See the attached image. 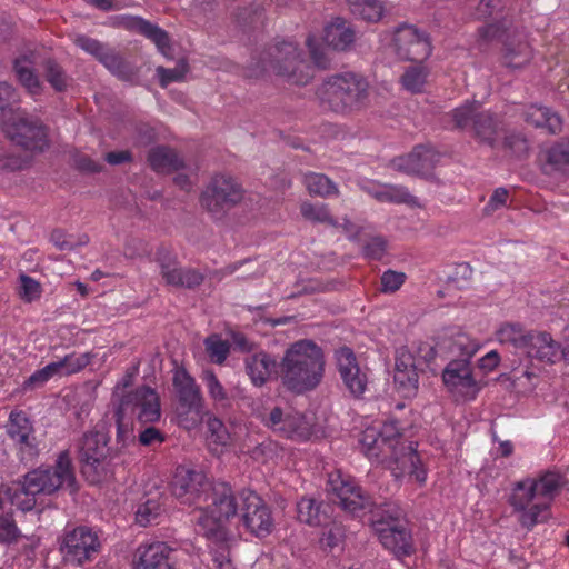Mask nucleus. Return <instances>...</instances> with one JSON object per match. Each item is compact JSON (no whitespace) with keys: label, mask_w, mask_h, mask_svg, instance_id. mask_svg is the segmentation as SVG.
I'll return each mask as SVG.
<instances>
[{"label":"nucleus","mask_w":569,"mask_h":569,"mask_svg":"<svg viewBox=\"0 0 569 569\" xmlns=\"http://www.w3.org/2000/svg\"><path fill=\"white\" fill-rule=\"evenodd\" d=\"M211 500L208 511L200 510L197 518L198 532L209 541L210 552L218 567L229 563L233 537L223 521L237 515L238 505L231 487L226 482L213 485L207 496Z\"/></svg>","instance_id":"obj_1"},{"label":"nucleus","mask_w":569,"mask_h":569,"mask_svg":"<svg viewBox=\"0 0 569 569\" xmlns=\"http://www.w3.org/2000/svg\"><path fill=\"white\" fill-rule=\"evenodd\" d=\"M326 358L313 340L301 339L291 343L280 360V379L290 392L302 395L315 390L325 376Z\"/></svg>","instance_id":"obj_2"},{"label":"nucleus","mask_w":569,"mask_h":569,"mask_svg":"<svg viewBox=\"0 0 569 569\" xmlns=\"http://www.w3.org/2000/svg\"><path fill=\"white\" fill-rule=\"evenodd\" d=\"M370 83L361 73L346 71L330 76L319 89L321 103L331 111L350 114L368 107Z\"/></svg>","instance_id":"obj_3"},{"label":"nucleus","mask_w":569,"mask_h":569,"mask_svg":"<svg viewBox=\"0 0 569 569\" xmlns=\"http://www.w3.org/2000/svg\"><path fill=\"white\" fill-rule=\"evenodd\" d=\"M497 339L501 345L513 347L527 358L546 363L560 360L569 363V337L559 345L546 331H525L519 326L507 323L498 330Z\"/></svg>","instance_id":"obj_4"},{"label":"nucleus","mask_w":569,"mask_h":569,"mask_svg":"<svg viewBox=\"0 0 569 569\" xmlns=\"http://www.w3.org/2000/svg\"><path fill=\"white\" fill-rule=\"evenodd\" d=\"M109 437L102 431L86 432L78 442V459L81 473L91 485L113 477L112 459L120 449L108 446Z\"/></svg>","instance_id":"obj_5"},{"label":"nucleus","mask_w":569,"mask_h":569,"mask_svg":"<svg viewBox=\"0 0 569 569\" xmlns=\"http://www.w3.org/2000/svg\"><path fill=\"white\" fill-rule=\"evenodd\" d=\"M259 62L263 71L273 72L291 84L305 86L313 77L311 67L292 42L282 41L268 47Z\"/></svg>","instance_id":"obj_6"},{"label":"nucleus","mask_w":569,"mask_h":569,"mask_svg":"<svg viewBox=\"0 0 569 569\" xmlns=\"http://www.w3.org/2000/svg\"><path fill=\"white\" fill-rule=\"evenodd\" d=\"M76 482L72 461L68 450L59 453L54 466L39 467L26 473L21 490L26 496L46 495L57 492L63 483L72 487Z\"/></svg>","instance_id":"obj_7"},{"label":"nucleus","mask_w":569,"mask_h":569,"mask_svg":"<svg viewBox=\"0 0 569 569\" xmlns=\"http://www.w3.org/2000/svg\"><path fill=\"white\" fill-rule=\"evenodd\" d=\"M6 137L17 147L31 154H40L50 148V129L30 114H18L3 122Z\"/></svg>","instance_id":"obj_8"},{"label":"nucleus","mask_w":569,"mask_h":569,"mask_svg":"<svg viewBox=\"0 0 569 569\" xmlns=\"http://www.w3.org/2000/svg\"><path fill=\"white\" fill-rule=\"evenodd\" d=\"M244 198V189L231 176L214 174L202 190L199 202L212 218L221 219Z\"/></svg>","instance_id":"obj_9"},{"label":"nucleus","mask_w":569,"mask_h":569,"mask_svg":"<svg viewBox=\"0 0 569 569\" xmlns=\"http://www.w3.org/2000/svg\"><path fill=\"white\" fill-rule=\"evenodd\" d=\"M452 119L458 129L471 127L475 138L489 147H493L500 126L498 120L489 111L481 110L478 102L466 103L452 111Z\"/></svg>","instance_id":"obj_10"},{"label":"nucleus","mask_w":569,"mask_h":569,"mask_svg":"<svg viewBox=\"0 0 569 569\" xmlns=\"http://www.w3.org/2000/svg\"><path fill=\"white\" fill-rule=\"evenodd\" d=\"M74 44L93 56L106 69L122 81H133L139 69L116 49L84 34H77Z\"/></svg>","instance_id":"obj_11"},{"label":"nucleus","mask_w":569,"mask_h":569,"mask_svg":"<svg viewBox=\"0 0 569 569\" xmlns=\"http://www.w3.org/2000/svg\"><path fill=\"white\" fill-rule=\"evenodd\" d=\"M98 535L88 527H77L67 532L60 543V552L66 563L82 566L100 551Z\"/></svg>","instance_id":"obj_12"},{"label":"nucleus","mask_w":569,"mask_h":569,"mask_svg":"<svg viewBox=\"0 0 569 569\" xmlns=\"http://www.w3.org/2000/svg\"><path fill=\"white\" fill-rule=\"evenodd\" d=\"M118 406L141 426L154 423L161 418L160 399L154 389L138 387L122 396Z\"/></svg>","instance_id":"obj_13"},{"label":"nucleus","mask_w":569,"mask_h":569,"mask_svg":"<svg viewBox=\"0 0 569 569\" xmlns=\"http://www.w3.org/2000/svg\"><path fill=\"white\" fill-rule=\"evenodd\" d=\"M263 425L279 436L288 439L306 440L312 433V423L306 416L273 407L262 417Z\"/></svg>","instance_id":"obj_14"},{"label":"nucleus","mask_w":569,"mask_h":569,"mask_svg":"<svg viewBox=\"0 0 569 569\" xmlns=\"http://www.w3.org/2000/svg\"><path fill=\"white\" fill-rule=\"evenodd\" d=\"M212 486L207 476L199 470L179 466L176 469L171 489L173 496L183 503L198 505L207 500L208 492Z\"/></svg>","instance_id":"obj_15"},{"label":"nucleus","mask_w":569,"mask_h":569,"mask_svg":"<svg viewBox=\"0 0 569 569\" xmlns=\"http://www.w3.org/2000/svg\"><path fill=\"white\" fill-rule=\"evenodd\" d=\"M442 381L450 393L463 400L475 399L481 389L473 378L472 368L467 358L451 360L443 369Z\"/></svg>","instance_id":"obj_16"},{"label":"nucleus","mask_w":569,"mask_h":569,"mask_svg":"<svg viewBox=\"0 0 569 569\" xmlns=\"http://www.w3.org/2000/svg\"><path fill=\"white\" fill-rule=\"evenodd\" d=\"M398 57L403 60L422 62L431 53V42L428 33L415 26L403 24L397 28L393 36Z\"/></svg>","instance_id":"obj_17"},{"label":"nucleus","mask_w":569,"mask_h":569,"mask_svg":"<svg viewBox=\"0 0 569 569\" xmlns=\"http://www.w3.org/2000/svg\"><path fill=\"white\" fill-rule=\"evenodd\" d=\"M420 371L422 369L419 367L413 352L407 347H400L396 350L393 385L403 398H412L418 393Z\"/></svg>","instance_id":"obj_18"},{"label":"nucleus","mask_w":569,"mask_h":569,"mask_svg":"<svg viewBox=\"0 0 569 569\" xmlns=\"http://www.w3.org/2000/svg\"><path fill=\"white\" fill-rule=\"evenodd\" d=\"M329 490L335 495V503L343 510L358 515L372 506L371 498L350 479L342 478L340 473H331L328 480Z\"/></svg>","instance_id":"obj_19"},{"label":"nucleus","mask_w":569,"mask_h":569,"mask_svg":"<svg viewBox=\"0 0 569 569\" xmlns=\"http://www.w3.org/2000/svg\"><path fill=\"white\" fill-rule=\"evenodd\" d=\"M439 160L440 153L432 147L420 144L415 147L410 153L395 158L392 166L397 171L431 179Z\"/></svg>","instance_id":"obj_20"},{"label":"nucleus","mask_w":569,"mask_h":569,"mask_svg":"<svg viewBox=\"0 0 569 569\" xmlns=\"http://www.w3.org/2000/svg\"><path fill=\"white\" fill-rule=\"evenodd\" d=\"M336 359L345 387L353 397H360L367 389L368 376L359 367L355 352L348 347L340 348L336 352Z\"/></svg>","instance_id":"obj_21"},{"label":"nucleus","mask_w":569,"mask_h":569,"mask_svg":"<svg viewBox=\"0 0 569 569\" xmlns=\"http://www.w3.org/2000/svg\"><path fill=\"white\" fill-rule=\"evenodd\" d=\"M243 522L257 537H266L271 532L273 520L269 508L254 492L242 493Z\"/></svg>","instance_id":"obj_22"},{"label":"nucleus","mask_w":569,"mask_h":569,"mask_svg":"<svg viewBox=\"0 0 569 569\" xmlns=\"http://www.w3.org/2000/svg\"><path fill=\"white\" fill-rule=\"evenodd\" d=\"M160 273L168 286L194 289L204 281V276L191 268H183L168 253H159Z\"/></svg>","instance_id":"obj_23"},{"label":"nucleus","mask_w":569,"mask_h":569,"mask_svg":"<svg viewBox=\"0 0 569 569\" xmlns=\"http://www.w3.org/2000/svg\"><path fill=\"white\" fill-rule=\"evenodd\" d=\"M172 382L180 406L186 408L188 412L200 416L202 397L194 379L184 369H177Z\"/></svg>","instance_id":"obj_24"},{"label":"nucleus","mask_w":569,"mask_h":569,"mask_svg":"<svg viewBox=\"0 0 569 569\" xmlns=\"http://www.w3.org/2000/svg\"><path fill=\"white\" fill-rule=\"evenodd\" d=\"M376 532L382 546L399 559L415 551L411 533L401 525L377 527Z\"/></svg>","instance_id":"obj_25"},{"label":"nucleus","mask_w":569,"mask_h":569,"mask_svg":"<svg viewBox=\"0 0 569 569\" xmlns=\"http://www.w3.org/2000/svg\"><path fill=\"white\" fill-rule=\"evenodd\" d=\"M246 373L254 387H263L277 373V361L268 352L259 350L244 358Z\"/></svg>","instance_id":"obj_26"},{"label":"nucleus","mask_w":569,"mask_h":569,"mask_svg":"<svg viewBox=\"0 0 569 569\" xmlns=\"http://www.w3.org/2000/svg\"><path fill=\"white\" fill-rule=\"evenodd\" d=\"M541 170L550 177H569V138L556 141L545 151Z\"/></svg>","instance_id":"obj_27"},{"label":"nucleus","mask_w":569,"mask_h":569,"mask_svg":"<svg viewBox=\"0 0 569 569\" xmlns=\"http://www.w3.org/2000/svg\"><path fill=\"white\" fill-rule=\"evenodd\" d=\"M172 549L164 542H156L138 548L134 569H172Z\"/></svg>","instance_id":"obj_28"},{"label":"nucleus","mask_w":569,"mask_h":569,"mask_svg":"<svg viewBox=\"0 0 569 569\" xmlns=\"http://www.w3.org/2000/svg\"><path fill=\"white\" fill-rule=\"evenodd\" d=\"M437 347L441 353L457 355L469 359L477 351V343L458 329H447L438 336Z\"/></svg>","instance_id":"obj_29"},{"label":"nucleus","mask_w":569,"mask_h":569,"mask_svg":"<svg viewBox=\"0 0 569 569\" xmlns=\"http://www.w3.org/2000/svg\"><path fill=\"white\" fill-rule=\"evenodd\" d=\"M356 40V31L352 26L342 18L333 19L326 28L323 41L337 51H346Z\"/></svg>","instance_id":"obj_30"},{"label":"nucleus","mask_w":569,"mask_h":569,"mask_svg":"<svg viewBox=\"0 0 569 569\" xmlns=\"http://www.w3.org/2000/svg\"><path fill=\"white\" fill-rule=\"evenodd\" d=\"M382 462L387 463L395 477L399 478L405 475H411L415 471L416 465L420 463V459L412 442L409 445L403 442L395 448V452H388L387 460Z\"/></svg>","instance_id":"obj_31"},{"label":"nucleus","mask_w":569,"mask_h":569,"mask_svg":"<svg viewBox=\"0 0 569 569\" xmlns=\"http://www.w3.org/2000/svg\"><path fill=\"white\" fill-rule=\"evenodd\" d=\"M147 161L158 173H170L184 167L179 153L167 146H157L149 150Z\"/></svg>","instance_id":"obj_32"},{"label":"nucleus","mask_w":569,"mask_h":569,"mask_svg":"<svg viewBox=\"0 0 569 569\" xmlns=\"http://www.w3.org/2000/svg\"><path fill=\"white\" fill-rule=\"evenodd\" d=\"M127 27L151 40L163 56L170 57V39L163 29L139 17L129 19Z\"/></svg>","instance_id":"obj_33"},{"label":"nucleus","mask_w":569,"mask_h":569,"mask_svg":"<svg viewBox=\"0 0 569 569\" xmlns=\"http://www.w3.org/2000/svg\"><path fill=\"white\" fill-rule=\"evenodd\" d=\"M523 119L527 123L536 128H546L550 133H558L562 128V121L559 114L537 103L526 108Z\"/></svg>","instance_id":"obj_34"},{"label":"nucleus","mask_w":569,"mask_h":569,"mask_svg":"<svg viewBox=\"0 0 569 569\" xmlns=\"http://www.w3.org/2000/svg\"><path fill=\"white\" fill-rule=\"evenodd\" d=\"M371 513V522L377 531V527H388L399 525L398 522L403 518V510L393 502H386L380 506H372L368 508Z\"/></svg>","instance_id":"obj_35"},{"label":"nucleus","mask_w":569,"mask_h":569,"mask_svg":"<svg viewBox=\"0 0 569 569\" xmlns=\"http://www.w3.org/2000/svg\"><path fill=\"white\" fill-rule=\"evenodd\" d=\"M40 67L46 81L54 91L64 92L68 89L70 77L56 59L47 58L42 60Z\"/></svg>","instance_id":"obj_36"},{"label":"nucleus","mask_w":569,"mask_h":569,"mask_svg":"<svg viewBox=\"0 0 569 569\" xmlns=\"http://www.w3.org/2000/svg\"><path fill=\"white\" fill-rule=\"evenodd\" d=\"M7 432L13 440L26 447H32L30 435L32 432V425L23 412H11Z\"/></svg>","instance_id":"obj_37"},{"label":"nucleus","mask_w":569,"mask_h":569,"mask_svg":"<svg viewBox=\"0 0 569 569\" xmlns=\"http://www.w3.org/2000/svg\"><path fill=\"white\" fill-rule=\"evenodd\" d=\"M302 218L311 223H320L338 228L337 219L331 214L329 207L325 203H311L305 201L300 204Z\"/></svg>","instance_id":"obj_38"},{"label":"nucleus","mask_w":569,"mask_h":569,"mask_svg":"<svg viewBox=\"0 0 569 569\" xmlns=\"http://www.w3.org/2000/svg\"><path fill=\"white\" fill-rule=\"evenodd\" d=\"M360 442L367 457L386 461L388 458L387 442L375 428H368L362 432Z\"/></svg>","instance_id":"obj_39"},{"label":"nucleus","mask_w":569,"mask_h":569,"mask_svg":"<svg viewBox=\"0 0 569 569\" xmlns=\"http://www.w3.org/2000/svg\"><path fill=\"white\" fill-rule=\"evenodd\" d=\"M373 198L380 202L406 203L410 207H420L416 197L401 186L387 184L383 190L372 193Z\"/></svg>","instance_id":"obj_40"},{"label":"nucleus","mask_w":569,"mask_h":569,"mask_svg":"<svg viewBox=\"0 0 569 569\" xmlns=\"http://www.w3.org/2000/svg\"><path fill=\"white\" fill-rule=\"evenodd\" d=\"M303 182L311 196L327 198L332 194L336 196L339 193L337 186L327 176L322 173H306Z\"/></svg>","instance_id":"obj_41"},{"label":"nucleus","mask_w":569,"mask_h":569,"mask_svg":"<svg viewBox=\"0 0 569 569\" xmlns=\"http://www.w3.org/2000/svg\"><path fill=\"white\" fill-rule=\"evenodd\" d=\"M13 70L19 82L28 90L29 93L34 96L42 92L43 86L34 71L27 66L26 57L16 59Z\"/></svg>","instance_id":"obj_42"},{"label":"nucleus","mask_w":569,"mask_h":569,"mask_svg":"<svg viewBox=\"0 0 569 569\" xmlns=\"http://www.w3.org/2000/svg\"><path fill=\"white\" fill-rule=\"evenodd\" d=\"M532 57L531 48L527 42L520 41L517 44H507L502 57L506 67L519 69L526 66Z\"/></svg>","instance_id":"obj_43"},{"label":"nucleus","mask_w":569,"mask_h":569,"mask_svg":"<svg viewBox=\"0 0 569 569\" xmlns=\"http://www.w3.org/2000/svg\"><path fill=\"white\" fill-rule=\"evenodd\" d=\"M537 491V483L531 480L520 481L516 485L510 497V503L516 510L523 511L533 500Z\"/></svg>","instance_id":"obj_44"},{"label":"nucleus","mask_w":569,"mask_h":569,"mask_svg":"<svg viewBox=\"0 0 569 569\" xmlns=\"http://www.w3.org/2000/svg\"><path fill=\"white\" fill-rule=\"evenodd\" d=\"M33 154L26 151L0 150V169L2 170H23L31 166Z\"/></svg>","instance_id":"obj_45"},{"label":"nucleus","mask_w":569,"mask_h":569,"mask_svg":"<svg viewBox=\"0 0 569 569\" xmlns=\"http://www.w3.org/2000/svg\"><path fill=\"white\" fill-rule=\"evenodd\" d=\"M298 519L310 526H320L325 516L320 511V503L311 498H302L297 503Z\"/></svg>","instance_id":"obj_46"},{"label":"nucleus","mask_w":569,"mask_h":569,"mask_svg":"<svg viewBox=\"0 0 569 569\" xmlns=\"http://www.w3.org/2000/svg\"><path fill=\"white\" fill-rule=\"evenodd\" d=\"M189 63L187 58L178 60L177 66L172 69L162 66L157 67L156 73L159 78V83L162 88H167L171 82H179L184 80L186 74L189 72Z\"/></svg>","instance_id":"obj_47"},{"label":"nucleus","mask_w":569,"mask_h":569,"mask_svg":"<svg viewBox=\"0 0 569 569\" xmlns=\"http://www.w3.org/2000/svg\"><path fill=\"white\" fill-rule=\"evenodd\" d=\"M114 419L117 425V443L124 448L128 442L134 440L133 435V419L126 412L122 411L119 406L114 410Z\"/></svg>","instance_id":"obj_48"},{"label":"nucleus","mask_w":569,"mask_h":569,"mask_svg":"<svg viewBox=\"0 0 569 569\" xmlns=\"http://www.w3.org/2000/svg\"><path fill=\"white\" fill-rule=\"evenodd\" d=\"M207 415V421H206V425H207V438H208V441H209V445H216V446H226L229 443V440H230V435H229V431L227 429V427L224 426V423L222 422V420H220L219 418L210 415V413H206Z\"/></svg>","instance_id":"obj_49"},{"label":"nucleus","mask_w":569,"mask_h":569,"mask_svg":"<svg viewBox=\"0 0 569 569\" xmlns=\"http://www.w3.org/2000/svg\"><path fill=\"white\" fill-rule=\"evenodd\" d=\"M50 240L60 251H71L78 247L87 244L89 242V237L84 233L74 237L73 234L66 233L61 229H54L51 232Z\"/></svg>","instance_id":"obj_50"},{"label":"nucleus","mask_w":569,"mask_h":569,"mask_svg":"<svg viewBox=\"0 0 569 569\" xmlns=\"http://www.w3.org/2000/svg\"><path fill=\"white\" fill-rule=\"evenodd\" d=\"M206 351L212 362L222 365L229 352L230 343L219 335H211L204 339Z\"/></svg>","instance_id":"obj_51"},{"label":"nucleus","mask_w":569,"mask_h":569,"mask_svg":"<svg viewBox=\"0 0 569 569\" xmlns=\"http://www.w3.org/2000/svg\"><path fill=\"white\" fill-rule=\"evenodd\" d=\"M236 19L243 27H254L263 22L264 7L259 3H251L248 7L239 8Z\"/></svg>","instance_id":"obj_52"},{"label":"nucleus","mask_w":569,"mask_h":569,"mask_svg":"<svg viewBox=\"0 0 569 569\" xmlns=\"http://www.w3.org/2000/svg\"><path fill=\"white\" fill-rule=\"evenodd\" d=\"M427 71L421 66H413L406 70L401 77L403 87L411 92H420L426 83Z\"/></svg>","instance_id":"obj_53"},{"label":"nucleus","mask_w":569,"mask_h":569,"mask_svg":"<svg viewBox=\"0 0 569 569\" xmlns=\"http://www.w3.org/2000/svg\"><path fill=\"white\" fill-rule=\"evenodd\" d=\"M202 380L206 383L210 397L221 403L222 406L229 405V396L223 386L220 383L217 375L212 370H206L202 375Z\"/></svg>","instance_id":"obj_54"},{"label":"nucleus","mask_w":569,"mask_h":569,"mask_svg":"<svg viewBox=\"0 0 569 569\" xmlns=\"http://www.w3.org/2000/svg\"><path fill=\"white\" fill-rule=\"evenodd\" d=\"M535 482L537 483L538 495L551 497L563 486V477L559 472L548 471L541 476L539 481Z\"/></svg>","instance_id":"obj_55"},{"label":"nucleus","mask_w":569,"mask_h":569,"mask_svg":"<svg viewBox=\"0 0 569 569\" xmlns=\"http://www.w3.org/2000/svg\"><path fill=\"white\" fill-rule=\"evenodd\" d=\"M90 359L91 356L88 352L80 355L71 353L66 356L63 359L56 361V363L58 365L60 373L70 375L87 367Z\"/></svg>","instance_id":"obj_56"},{"label":"nucleus","mask_w":569,"mask_h":569,"mask_svg":"<svg viewBox=\"0 0 569 569\" xmlns=\"http://www.w3.org/2000/svg\"><path fill=\"white\" fill-rule=\"evenodd\" d=\"M56 373H60L58 365L56 362H51L44 368L32 373L23 383V388L34 389L41 387Z\"/></svg>","instance_id":"obj_57"},{"label":"nucleus","mask_w":569,"mask_h":569,"mask_svg":"<svg viewBox=\"0 0 569 569\" xmlns=\"http://www.w3.org/2000/svg\"><path fill=\"white\" fill-rule=\"evenodd\" d=\"M161 512V506L158 501L148 499L144 503L138 507L136 512V520L141 526L149 525Z\"/></svg>","instance_id":"obj_58"},{"label":"nucleus","mask_w":569,"mask_h":569,"mask_svg":"<svg viewBox=\"0 0 569 569\" xmlns=\"http://www.w3.org/2000/svg\"><path fill=\"white\" fill-rule=\"evenodd\" d=\"M20 531L10 515L0 516V542L11 543L17 541Z\"/></svg>","instance_id":"obj_59"},{"label":"nucleus","mask_w":569,"mask_h":569,"mask_svg":"<svg viewBox=\"0 0 569 569\" xmlns=\"http://www.w3.org/2000/svg\"><path fill=\"white\" fill-rule=\"evenodd\" d=\"M547 503H535L528 511H525L520 521L523 527L531 528L539 521H543L547 518Z\"/></svg>","instance_id":"obj_60"},{"label":"nucleus","mask_w":569,"mask_h":569,"mask_svg":"<svg viewBox=\"0 0 569 569\" xmlns=\"http://www.w3.org/2000/svg\"><path fill=\"white\" fill-rule=\"evenodd\" d=\"M387 249V241L380 236L370 238L362 248L366 258L371 260H380Z\"/></svg>","instance_id":"obj_61"},{"label":"nucleus","mask_w":569,"mask_h":569,"mask_svg":"<svg viewBox=\"0 0 569 569\" xmlns=\"http://www.w3.org/2000/svg\"><path fill=\"white\" fill-rule=\"evenodd\" d=\"M379 435L383 438L385 442H387L386 448L388 452H395V448L402 443L398 439L400 432L397 421L395 420L385 423L382 429L379 431Z\"/></svg>","instance_id":"obj_62"},{"label":"nucleus","mask_w":569,"mask_h":569,"mask_svg":"<svg viewBox=\"0 0 569 569\" xmlns=\"http://www.w3.org/2000/svg\"><path fill=\"white\" fill-rule=\"evenodd\" d=\"M503 146L506 149L510 150L517 157H522L527 154L529 150V143L527 139L519 133H510L505 137Z\"/></svg>","instance_id":"obj_63"},{"label":"nucleus","mask_w":569,"mask_h":569,"mask_svg":"<svg viewBox=\"0 0 569 569\" xmlns=\"http://www.w3.org/2000/svg\"><path fill=\"white\" fill-rule=\"evenodd\" d=\"M406 274L393 270H387L381 276V290L383 292H395L405 282Z\"/></svg>","instance_id":"obj_64"}]
</instances>
